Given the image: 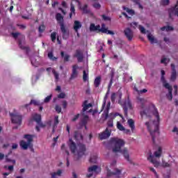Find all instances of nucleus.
<instances>
[{
    "mask_svg": "<svg viewBox=\"0 0 178 178\" xmlns=\"http://www.w3.org/2000/svg\"><path fill=\"white\" fill-rule=\"evenodd\" d=\"M115 98H116V94L113 93L111 95V101H115Z\"/></svg>",
    "mask_w": 178,
    "mask_h": 178,
    "instance_id": "774afa93",
    "label": "nucleus"
},
{
    "mask_svg": "<svg viewBox=\"0 0 178 178\" xmlns=\"http://www.w3.org/2000/svg\"><path fill=\"white\" fill-rule=\"evenodd\" d=\"M51 99H52V95H50L44 99V102H45V104H48V102H49V101H51Z\"/></svg>",
    "mask_w": 178,
    "mask_h": 178,
    "instance_id": "a18cd8bd",
    "label": "nucleus"
},
{
    "mask_svg": "<svg viewBox=\"0 0 178 178\" xmlns=\"http://www.w3.org/2000/svg\"><path fill=\"white\" fill-rule=\"evenodd\" d=\"M163 87L168 90V95H167V97L168 99H170V101H171V99L173 98V95H172V86L169 83H165Z\"/></svg>",
    "mask_w": 178,
    "mask_h": 178,
    "instance_id": "f3484780",
    "label": "nucleus"
},
{
    "mask_svg": "<svg viewBox=\"0 0 178 178\" xmlns=\"http://www.w3.org/2000/svg\"><path fill=\"white\" fill-rule=\"evenodd\" d=\"M110 108H111V102H108L106 108V110L104 111V113L103 114V118H104V119H108V113H109Z\"/></svg>",
    "mask_w": 178,
    "mask_h": 178,
    "instance_id": "4be33fe9",
    "label": "nucleus"
},
{
    "mask_svg": "<svg viewBox=\"0 0 178 178\" xmlns=\"http://www.w3.org/2000/svg\"><path fill=\"white\" fill-rule=\"evenodd\" d=\"M129 26H131L132 29H137V27L138 26V24L137 22H132L129 24Z\"/></svg>",
    "mask_w": 178,
    "mask_h": 178,
    "instance_id": "de8ad7c7",
    "label": "nucleus"
},
{
    "mask_svg": "<svg viewBox=\"0 0 178 178\" xmlns=\"http://www.w3.org/2000/svg\"><path fill=\"white\" fill-rule=\"evenodd\" d=\"M147 33H148L147 38H148L149 41H150L151 44L156 43V40H155V38L154 37V35L152 34H151V33H149V31H147Z\"/></svg>",
    "mask_w": 178,
    "mask_h": 178,
    "instance_id": "412c9836",
    "label": "nucleus"
},
{
    "mask_svg": "<svg viewBox=\"0 0 178 178\" xmlns=\"http://www.w3.org/2000/svg\"><path fill=\"white\" fill-rule=\"evenodd\" d=\"M40 105V104L38 103V102H37L36 100H31V102L29 103V105Z\"/></svg>",
    "mask_w": 178,
    "mask_h": 178,
    "instance_id": "bf43d9fd",
    "label": "nucleus"
},
{
    "mask_svg": "<svg viewBox=\"0 0 178 178\" xmlns=\"http://www.w3.org/2000/svg\"><path fill=\"white\" fill-rule=\"evenodd\" d=\"M92 106V104H87V101H85L83 103V112H86L90 109Z\"/></svg>",
    "mask_w": 178,
    "mask_h": 178,
    "instance_id": "5701e85b",
    "label": "nucleus"
},
{
    "mask_svg": "<svg viewBox=\"0 0 178 178\" xmlns=\"http://www.w3.org/2000/svg\"><path fill=\"white\" fill-rule=\"evenodd\" d=\"M33 118L37 123H40L41 122V115L40 114H33Z\"/></svg>",
    "mask_w": 178,
    "mask_h": 178,
    "instance_id": "c85d7f7f",
    "label": "nucleus"
},
{
    "mask_svg": "<svg viewBox=\"0 0 178 178\" xmlns=\"http://www.w3.org/2000/svg\"><path fill=\"white\" fill-rule=\"evenodd\" d=\"M68 145L70 147L71 152L74 154L75 156H77L78 158H81V156L86 155V148L85 145L79 143L76 145L72 139H70Z\"/></svg>",
    "mask_w": 178,
    "mask_h": 178,
    "instance_id": "7ed1b4c3",
    "label": "nucleus"
},
{
    "mask_svg": "<svg viewBox=\"0 0 178 178\" xmlns=\"http://www.w3.org/2000/svg\"><path fill=\"white\" fill-rule=\"evenodd\" d=\"M161 156H162V147H159L157 150L154 152V155L152 153L149 154L147 160L152 163L155 168H159V166H161V163L156 158H161Z\"/></svg>",
    "mask_w": 178,
    "mask_h": 178,
    "instance_id": "20e7f679",
    "label": "nucleus"
},
{
    "mask_svg": "<svg viewBox=\"0 0 178 178\" xmlns=\"http://www.w3.org/2000/svg\"><path fill=\"white\" fill-rule=\"evenodd\" d=\"M6 161L11 162L13 165H15L16 163V161L9 159H8V156H6Z\"/></svg>",
    "mask_w": 178,
    "mask_h": 178,
    "instance_id": "6e6d98bb",
    "label": "nucleus"
},
{
    "mask_svg": "<svg viewBox=\"0 0 178 178\" xmlns=\"http://www.w3.org/2000/svg\"><path fill=\"white\" fill-rule=\"evenodd\" d=\"M81 22H80L79 21L76 20L74 22V30L75 33H77L79 29H81Z\"/></svg>",
    "mask_w": 178,
    "mask_h": 178,
    "instance_id": "aec40b11",
    "label": "nucleus"
},
{
    "mask_svg": "<svg viewBox=\"0 0 178 178\" xmlns=\"http://www.w3.org/2000/svg\"><path fill=\"white\" fill-rule=\"evenodd\" d=\"M149 170L154 174V176H156V178H159L158 173H156V171L155 170V169L154 168L150 167Z\"/></svg>",
    "mask_w": 178,
    "mask_h": 178,
    "instance_id": "603ef678",
    "label": "nucleus"
},
{
    "mask_svg": "<svg viewBox=\"0 0 178 178\" xmlns=\"http://www.w3.org/2000/svg\"><path fill=\"white\" fill-rule=\"evenodd\" d=\"M106 169H107V173H106L107 177H112V176H120V175H122V170L119 168H115L114 172H111V170H109V167H107Z\"/></svg>",
    "mask_w": 178,
    "mask_h": 178,
    "instance_id": "9d476101",
    "label": "nucleus"
},
{
    "mask_svg": "<svg viewBox=\"0 0 178 178\" xmlns=\"http://www.w3.org/2000/svg\"><path fill=\"white\" fill-rule=\"evenodd\" d=\"M70 19H72L73 15H76V9H74V5L73 3H71V8H70Z\"/></svg>",
    "mask_w": 178,
    "mask_h": 178,
    "instance_id": "cd10ccee",
    "label": "nucleus"
},
{
    "mask_svg": "<svg viewBox=\"0 0 178 178\" xmlns=\"http://www.w3.org/2000/svg\"><path fill=\"white\" fill-rule=\"evenodd\" d=\"M80 115L77 114L73 118H72V122H76V120H77V119H79Z\"/></svg>",
    "mask_w": 178,
    "mask_h": 178,
    "instance_id": "69168bd1",
    "label": "nucleus"
},
{
    "mask_svg": "<svg viewBox=\"0 0 178 178\" xmlns=\"http://www.w3.org/2000/svg\"><path fill=\"white\" fill-rule=\"evenodd\" d=\"M31 64L33 66H35V67H38V66H40V63H38L34 58H31Z\"/></svg>",
    "mask_w": 178,
    "mask_h": 178,
    "instance_id": "f704fd0d",
    "label": "nucleus"
},
{
    "mask_svg": "<svg viewBox=\"0 0 178 178\" xmlns=\"http://www.w3.org/2000/svg\"><path fill=\"white\" fill-rule=\"evenodd\" d=\"M56 112L60 113L62 112V108L59 105H56L55 107Z\"/></svg>",
    "mask_w": 178,
    "mask_h": 178,
    "instance_id": "49530a36",
    "label": "nucleus"
},
{
    "mask_svg": "<svg viewBox=\"0 0 178 178\" xmlns=\"http://www.w3.org/2000/svg\"><path fill=\"white\" fill-rule=\"evenodd\" d=\"M83 119H82V124L86 125V123L88 122V116L83 114Z\"/></svg>",
    "mask_w": 178,
    "mask_h": 178,
    "instance_id": "e433bc0d",
    "label": "nucleus"
},
{
    "mask_svg": "<svg viewBox=\"0 0 178 178\" xmlns=\"http://www.w3.org/2000/svg\"><path fill=\"white\" fill-rule=\"evenodd\" d=\"M122 107L125 116H127L128 111H131V109H133V105L131 104V102H129V100H126L122 104Z\"/></svg>",
    "mask_w": 178,
    "mask_h": 178,
    "instance_id": "9b49d317",
    "label": "nucleus"
},
{
    "mask_svg": "<svg viewBox=\"0 0 178 178\" xmlns=\"http://www.w3.org/2000/svg\"><path fill=\"white\" fill-rule=\"evenodd\" d=\"M48 58H49V59H51L52 60H56V58L54 57V54H52V52H49L48 54Z\"/></svg>",
    "mask_w": 178,
    "mask_h": 178,
    "instance_id": "8fccbe9b",
    "label": "nucleus"
},
{
    "mask_svg": "<svg viewBox=\"0 0 178 178\" xmlns=\"http://www.w3.org/2000/svg\"><path fill=\"white\" fill-rule=\"evenodd\" d=\"M12 122L15 124H22V115L17 113H10Z\"/></svg>",
    "mask_w": 178,
    "mask_h": 178,
    "instance_id": "1a4fd4ad",
    "label": "nucleus"
},
{
    "mask_svg": "<svg viewBox=\"0 0 178 178\" xmlns=\"http://www.w3.org/2000/svg\"><path fill=\"white\" fill-rule=\"evenodd\" d=\"M4 169H8V170H9L10 173H12V172L13 171L14 167H13V165H10L8 167L7 165H5Z\"/></svg>",
    "mask_w": 178,
    "mask_h": 178,
    "instance_id": "c03bdc74",
    "label": "nucleus"
},
{
    "mask_svg": "<svg viewBox=\"0 0 178 178\" xmlns=\"http://www.w3.org/2000/svg\"><path fill=\"white\" fill-rule=\"evenodd\" d=\"M65 97H66V95L63 92H61L58 95V98H65Z\"/></svg>",
    "mask_w": 178,
    "mask_h": 178,
    "instance_id": "680f3d73",
    "label": "nucleus"
},
{
    "mask_svg": "<svg viewBox=\"0 0 178 178\" xmlns=\"http://www.w3.org/2000/svg\"><path fill=\"white\" fill-rule=\"evenodd\" d=\"M171 70H172V74H171L170 81H175L177 77L176 67L175 66V64H171Z\"/></svg>",
    "mask_w": 178,
    "mask_h": 178,
    "instance_id": "a211bd4d",
    "label": "nucleus"
},
{
    "mask_svg": "<svg viewBox=\"0 0 178 178\" xmlns=\"http://www.w3.org/2000/svg\"><path fill=\"white\" fill-rule=\"evenodd\" d=\"M74 137L75 140L80 141V140H83V135L80 132L75 131Z\"/></svg>",
    "mask_w": 178,
    "mask_h": 178,
    "instance_id": "a878e982",
    "label": "nucleus"
},
{
    "mask_svg": "<svg viewBox=\"0 0 178 178\" xmlns=\"http://www.w3.org/2000/svg\"><path fill=\"white\" fill-rule=\"evenodd\" d=\"M74 58H77L78 62H83L84 56H83V52L80 50H76L75 54L74 55Z\"/></svg>",
    "mask_w": 178,
    "mask_h": 178,
    "instance_id": "6ab92c4d",
    "label": "nucleus"
},
{
    "mask_svg": "<svg viewBox=\"0 0 178 178\" xmlns=\"http://www.w3.org/2000/svg\"><path fill=\"white\" fill-rule=\"evenodd\" d=\"M97 159H98V156H97V154H93L90 156V162H91V163H96Z\"/></svg>",
    "mask_w": 178,
    "mask_h": 178,
    "instance_id": "2f4dec72",
    "label": "nucleus"
},
{
    "mask_svg": "<svg viewBox=\"0 0 178 178\" xmlns=\"http://www.w3.org/2000/svg\"><path fill=\"white\" fill-rule=\"evenodd\" d=\"M63 172V171L62 170H57V172L51 173V178H56V176H58V177L62 176Z\"/></svg>",
    "mask_w": 178,
    "mask_h": 178,
    "instance_id": "393cba45",
    "label": "nucleus"
},
{
    "mask_svg": "<svg viewBox=\"0 0 178 178\" xmlns=\"http://www.w3.org/2000/svg\"><path fill=\"white\" fill-rule=\"evenodd\" d=\"M95 172V173H99V172H101V168L98 167L97 165H93L91 166L88 168V172L89 174H88L86 176L87 177L90 178L92 176L93 172Z\"/></svg>",
    "mask_w": 178,
    "mask_h": 178,
    "instance_id": "f8f14e48",
    "label": "nucleus"
},
{
    "mask_svg": "<svg viewBox=\"0 0 178 178\" xmlns=\"http://www.w3.org/2000/svg\"><path fill=\"white\" fill-rule=\"evenodd\" d=\"M67 106V102L66 100L63 101V107L64 109H66V107Z\"/></svg>",
    "mask_w": 178,
    "mask_h": 178,
    "instance_id": "0e129e2a",
    "label": "nucleus"
},
{
    "mask_svg": "<svg viewBox=\"0 0 178 178\" xmlns=\"http://www.w3.org/2000/svg\"><path fill=\"white\" fill-rule=\"evenodd\" d=\"M44 30L45 26H44L43 24L39 26V33H44Z\"/></svg>",
    "mask_w": 178,
    "mask_h": 178,
    "instance_id": "3c124183",
    "label": "nucleus"
},
{
    "mask_svg": "<svg viewBox=\"0 0 178 178\" xmlns=\"http://www.w3.org/2000/svg\"><path fill=\"white\" fill-rule=\"evenodd\" d=\"M59 124V117L58 115L54 118V122L53 124V133L55 131V128Z\"/></svg>",
    "mask_w": 178,
    "mask_h": 178,
    "instance_id": "b1692460",
    "label": "nucleus"
},
{
    "mask_svg": "<svg viewBox=\"0 0 178 178\" xmlns=\"http://www.w3.org/2000/svg\"><path fill=\"white\" fill-rule=\"evenodd\" d=\"M161 63H164V65H168L169 62H170V60L168 58L163 57L161 60Z\"/></svg>",
    "mask_w": 178,
    "mask_h": 178,
    "instance_id": "4c0bfd02",
    "label": "nucleus"
},
{
    "mask_svg": "<svg viewBox=\"0 0 178 178\" xmlns=\"http://www.w3.org/2000/svg\"><path fill=\"white\" fill-rule=\"evenodd\" d=\"M165 71L164 70H161V80L163 83V85L165 86V84H168V83H166V80H165Z\"/></svg>",
    "mask_w": 178,
    "mask_h": 178,
    "instance_id": "72a5a7b5",
    "label": "nucleus"
},
{
    "mask_svg": "<svg viewBox=\"0 0 178 178\" xmlns=\"http://www.w3.org/2000/svg\"><path fill=\"white\" fill-rule=\"evenodd\" d=\"M83 80L84 82L88 81V70H83Z\"/></svg>",
    "mask_w": 178,
    "mask_h": 178,
    "instance_id": "7c9ffc66",
    "label": "nucleus"
},
{
    "mask_svg": "<svg viewBox=\"0 0 178 178\" xmlns=\"http://www.w3.org/2000/svg\"><path fill=\"white\" fill-rule=\"evenodd\" d=\"M127 123L129 127L131 129L132 131H134V129L136 128V127L134 126V120H133V119H129L128 120Z\"/></svg>",
    "mask_w": 178,
    "mask_h": 178,
    "instance_id": "bb28decb",
    "label": "nucleus"
},
{
    "mask_svg": "<svg viewBox=\"0 0 178 178\" xmlns=\"http://www.w3.org/2000/svg\"><path fill=\"white\" fill-rule=\"evenodd\" d=\"M77 69H79V65H74L72 66V73L71 74L70 79L74 80V79H77V76H79Z\"/></svg>",
    "mask_w": 178,
    "mask_h": 178,
    "instance_id": "4468645a",
    "label": "nucleus"
},
{
    "mask_svg": "<svg viewBox=\"0 0 178 178\" xmlns=\"http://www.w3.org/2000/svg\"><path fill=\"white\" fill-rule=\"evenodd\" d=\"M62 58H64L65 62H69V59L70 58V56L68 54H65L63 51H61L60 53Z\"/></svg>",
    "mask_w": 178,
    "mask_h": 178,
    "instance_id": "473e14b6",
    "label": "nucleus"
},
{
    "mask_svg": "<svg viewBox=\"0 0 178 178\" xmlns=\"http://www.w3.org/2000/svg\"><path fill=\"white\" fill-rule=\"evenodd\" d=\"M139 30L140 31V33H142V34H145V33H147L145 31V28H144L143 26L139 25Z\"/></svg>",
    "mask_w": 178,
    "mask_h": 178,
    "instance_id": "09e8293b",
    "label": "nucleus"
},
{
    "mask_svg": "<svg viewBox=\"0 0 178 178\" xmlns=\"http://www.w3.org/2000/svg\"><path fill=\"white\" fill-rule=\"evenodd\" d=\"M93 8H95V9H101V4H99V3H94Z\"/></svg>",
    "mask_w": 178,
    "mask_h": 178,
    "instance_id": "5fc2aeb1",
    "label": "nucleus"
},
{
    "mask_svg": "<svg viewBox=\"0 0 178 178\" xmlns=\"http://www.w3.org/2000/svg\"><path fill=\"white\" fill-rule=\"evenodd\" d=\"M161 5H163L164 6L166 5H169V0L161 1Z\"/></svg>",
    "mask_w": 178,
    "mask_h": 178,
    "instance_id": "13d9d810",
    "label": "nucleus"
},
{
    "mask_svg": "<svg viewBox=\"0 0 178 178\" xmlns=\"http://www.w3.org/2000/svg\"><path fill=\"white\" fill-rule=\"evenodd\" d=\"M90 31H99L104 33V34H110L111 35H114L115 33L112 31L108 30V28L106 27L105 24H102V27L99 25L95 26L94 24H91L90 26Z\"/></svg>",
    "mask_w": 178,
    "mask_h": 178,
    "instance_id": "39448f33",
    "label": "nucleus"
},
{
    "mask_svg": "<svg viewBox=\"0 0 178 178\" xmlns=\"http://www.w3.org/2000/svg\"><path fill=\"white\" fill-rule=\"evenodd\" d=\"M115 116H120V118H122V123H124L125 120L124 118H123V115L119 114V113H117L115 114Z\"/></svg>",
    "mask_w": 178,
    "mask_h": 178,
    "instance_id": "052dcab7",
    "label": "nucleus"
},
{
    "mask_svg": "<svg viewBox=\"0 0 178 178\" xmlns=\"http://www.w3.org/2000/svg\"><path fill=\"white\" fill-rule=\"evenodd\" d=\"M124 34L127 38L128 41H131V40H133V37H134V33H133V31L130 29V28H126L124 30Z\"/></svg>",
    "mask_w": 178,
    "mask_h": 178,
    "instance_id": "ddd939ff",
    "label": "nucleus"
},
{
    "mask_svg": "<svg viewBox=\"0 0 178 178\" xmlns=\"http://www.w3.org/2000/svg\"><path fill=\"white\" fill-rule=\"evenodd\" d=\"M111 137V131H108V128L106 129L105 131L99 134L100 140H106Z\"/></svg>",
    "mask_w": 178,
    "mask_h": 178,
    "instance_id": "2eb2a0df",
    "label": "nucleus"
},
{
    "mask_svg": "<svg viewBox=\"0 0 178 178\" xmlns=\"http://www.w3.org/2000/svg\"><path fill=\"white\" fill-rule=\"evenodd\" d=\"M117 128L118 130H120V131H123L124 130V127H123V125H122L120 122H117Z\"/></svg>",
    "mask_w": 178,
    "mask_h": 178,
    "instance_id": "ea45409f",
    "label": "nucleus"
},
{
    "mask_svg": "<svg viewBox=\"0 0 178 178\" xmlns=\"http://www.w3.org/2000/svg\"><path fill=\"white\" fill-rule=\"evenodd\" d=\"M124 10H126L129 15H131V16H133L134 15V10H130L128 8L124 7Z\"/></svg>",
    "mask_w": 178,
    "mask_h": 178,
    "instance_id": "58836bf2",
    "label": "nucleus"
},
{
    "mask_svg": "<svg viewBox=\"0 0 178 178\" xmlns=\"http://www.w3.org/2000/svg\"><path fill=\"white\" fill-rule=\"evenodd\" d=\"M56 19L60 24L61 33H63V38L66 40L67 38L66 35H69V34H67V31L66 30V27H65V24H63V17L60 13H57Z\"/></svg>",
    "mask_w": 178,
    "mask_h": 178,
    "instance_id": "0eeeda50",
    "label": "nucleus"
},
{
    "mask_svg": "<svg viewBox=\"0 0 178 178\" xmlns=\"http://www.w3.org/2000/svg\"><path fill=\"white\" fill-rule=\"evenodd\" d=\"M168 16L171 20L175 19V16H177L178 17V1L174 7L168 9Z\"/></svg>",
    "mask_w": 178,
    "mask_h": 178,
    "instance_id": "6e6552de",
    "label": "nucleus"
},
{
    "mask_svg": "<svg viewBox=\"0 0 178 178\" xmlns=\"http://www.w3.org/2000/svg\"><path fill=\"white\" fill-rule=\"evenodd\" d=\"M103 19H104L106 22H111V17L106 16V15H102Z\"/></svg>",
    "mask_w": 178,
    "mask_h": 178,
    "instance_id": "4d7b16f0",
    "label": "nucleus"
},
{
    "mask_svg": "<svg viewBox=\"0 0 178 178\" xmlns=\"http://www.w3.org/2000/svg\"><path fill=\"white\" fill-rule=\"evenodd\" d=\"M101 84V76H97L95 78V81H94V86L95 87H99Z\"/></svg>",
    "mask_w": 178,
    "mask_h": 178,
    "instance_id": "c756f323",
    "label": "nucleus"
},
{
    "mask_svg": "<svg viewBox=\"0 0 178 178\" xmlns=\"http://www.w3.org/2000/svg\"><path fill=\"white\" fill-rule=\"evenodd\" d=\"M52 73L54 75L56 80L58 81L59 80V74L54 69L52 70Z\"/></svg>",
    "mask_w": 178,
    "mask_h": 178,
    "instance_id": "79ce46f5",
    "label": "nucleus"
},
{
    "mask_svg": "<svg viewBox=\"0 0 178 178\" xmlns=\"http://www.w3.org/2000/svg\"><path fill=\"white\" fill-rule=\"evenodd\" d=\"M12 35L14 38H17V37H19V35H20V33H13Z\"/></svg>",
    "mask_w": 178,
    "mask_h": 178,
    "instance_id": "e2e57ef3",
    "label": "nucleus"
},
{
    "mask_svg": "<svg viewBox=\"0 0 178 178\" xmlns=\"http://www.w3.org/2000/svg\"><path fill=\"white\" fill-rule=\"evenodd\" d=\"M76 2L79 4V8L81 9L83 13H90V9H88V5L85 4L83 7H81V3L79 0H76Z\"/></svg>",
    "mask_w": 178,
    "mask_h": 178,
    "instance_id": "dca6fc26",
    "label": "nucleus"
},
{
    "mask_svg": "<svg viewBox=\"0 0 178 178\" xmlns=\"http://www.w3.org/2000/svg\"><path fill=\"white\" fill-rule=\"evenodd\" d=\"M162 166L163 168H170V166H172V163H167V162H165L164 161H163Z\"/></svg>",
    "mask_w": 178,
    "mask_h": 178,
    "instance_id": "a19ab883",
    "label": "nucleus"
},
{
    "mask_svg": "<svg viewBox=\"0 0 178 178\" xmlns=\"http://www.w3.org/2000/svg\"><path fill=\"white\" fill-rule=\"evenodd\" d=\"M51 41L53 42H55V40H56V32H53L51 34Z\"/></svg>",
    "mask_w": 178,
    "mask_h": 178,
    "instance_id": "37998d69",
    "label": "nucleus"
},
{
    "mask_svg": "<svg viewBox=\"0 0 178 178\" xmlns=\"http://www.w3.org/2000/svg\"><path fill=\"white\" fill-rule=\"evenodd\" d=\"M141 115L142 116L143 115L151 116L152 119H155L145 123L152 136L153 143H155V139L159 137V114L158 113V110H156L155 106L152 105L149 106V109H147L141 113Z\"/></svg>",
    "mask_w": 178,
    "mask_h": 178,
    "instance_id": "f257e3e1",
    "label": "nucleus"
},
{
    "mask_svg": "<svg viewBox=\"0 0 178 178\" xmlns=\"http://www.w3.org/2000/svg\"><path fill=\"white\" fill-rule=\"evenodd\" d=\"M111 143L113 148V152H121L127 161H130V156L127 148H124L122 150L121 149L122 147L124 145V140L118 138H113L111 139Z\"/></svg>",
    "mask_w": 178,
    "mask_h": 178,
    "instance_id": "f03ea898",
    "label": "nucleus"
},
{
    "mask_svg": "<svg viewBox=\"0 0 178 178\" xmlns=\"http://www.w3.org/2000/svg\"><path fill=\"white\" fill-rule=\"evenodd\" d=\"M161 31H173V27L172 26H163L161 28Z\"/></svg>",
    "mask_w": 178,
    "mask_h": 178,
    "instance_id": "c9c22d12",
    "label": "nucleus"
},
{
    "mask_svg": "<svg viewBox=\"0 0 178 178\" xmlns=\"http://www.w3.org/2000/svg\"><path fill=\"white\" fill-rule=\"evenodd\" d=\"M24 138L27 140V142L22 140L19 143L20 147L22 149H27V148H33V138H34L33 135H24Z\"/></svg>",
    "mask_w": 178,
    "mask_h": 178,
    "instance_id": "423d86ee",
    "label": "nucleus"
},
{
    "mask_svg": "<svg viewBox=\"0 0 178 178\" xmlns=\"http://www.w3.org/2000/svg\"><path fill=\"white\" fill-rule=\"evenodd\" d=\"M63 8H67V3H66L65 1H63L62 3H61Z\"/></svg>",
    "mask_w": 178,
    "mask_h": 178,
    "instance_id": "338daca9",
    "label": "nucleus"
},
{
    "mask_svg": "<svg viewBox=\"0 0 178 178\" xmlns=\"http://www.w3.org/2000/svg\"><path fill=\"white\" fill-rule=\"evenodd\" d=\"M61 149L62 151H65L67 155H69V151L66 150V146L65 145V144H63L61 145Z\"/></svg>",
    "mask_w": 178,
    "mask_h": 178,
    "instance_id": "864d4df0",
    "label": "nucleus"
}]
</instances>
